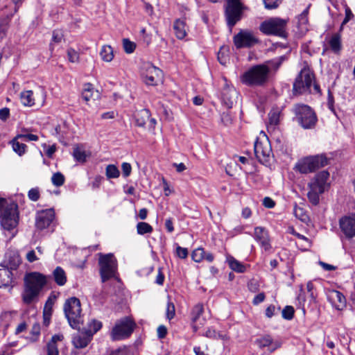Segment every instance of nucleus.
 <instances>
[{
	"label": "nucleus",
	"instance_id": "nucleus-1",
	"mask_svg": "<svg viewBox=\"0 0 355 355\" xmlns=\"http://www.w3.org/2000/svg\"><path fill=\"white\" fill-rule=\"evenodd\" d=\"M46 284V277L40 272H33L24 277V289L22 300L26 304H31L38 297L40 292Z\"/></svg>",
	"mask_w": 355,
	"mask_h": 355
},
{
	"label": "nucleus",
	"instance_id": "nucleus-2",
	"mask_svg": "<svg viewBox=\"0 0 355 355\" xmlns=\"http://www.w3.org/2000/svg\"><path fill=\"white\" fill-rule=\"evenodd\" d=\"M270 80V69L267 64H259L250 67L240 76L241 82L248 87H262Z\"/></svg>",
	"mask_w": 355,
	"mask_h": 355
},
{
	"label": "nucleus",
	"instance_id": "nucleus-3",
	"mask_svg": "<svg viewBox=\"0 0 355 355\" xmlns=\"http://www.w3.org/2000/svg\"><path fill=\"white\" fill-rule=\"evenodd\" d=\"M254 155L259 162L263 164H270L273 159L271 144L267 135L261 131L254 146Z\"/></svg>",
	"mask_w": 355,
	"mask_h": 355
},
{
	"label": "nucleus",
	"instance_id": "nucleus-4",
	"mask_svg": "<svg viewBox=\"0 0 355 355\" xmlns=\"http://www.w3.org/2000/svg\"><path fill=\"white\" fill-rule=\"evenodd\" d=\"M293 111L298 123L304 129H311L316 125L318 118L315 112L310 106L305 104H295Z\"/></svg>",
	"mask_w": 355,
	"mask_h": 355
},
{
	"label": "nucleus",
	"instance_id": "nucleus-5",
	"mask_svg": "<svg viewBox=\"0 0 355 355\" xmlns=\"http://www.w3.org/2000/svg\"><path fill=\"white\" fill-rule=\"evenodd\" d=\"M314 74L309 68L302 69L293 84L294 92L297 94L311 92L313 85L315 92H320V87L314 83Z\"/></svg>",
	"mask_w": 355,
	"mask_h": 355
},
{
	"label": "nucleus",
	"instance_id": "nucleus-6",
	"mask_svg": "<svg viewBox=\"0 0 355 355\" xmlns=\"http://www.w3.org/2000/svg\"><path fill=\"white\" fill-rule=\"evenodd\" d=\"M327 164L328 159L327 157L321 154L302 158L296 163L295 168L301 173L306 174L312 173Z\"/></svg>",
	"mask_w": 355,
	"mask_h": 355
},
{
	"label": "nucleus",
	"instance_id": "nucleus-7",
	"mask_svg": "<svg viewBox=\"0 0 355 355\" xmlns=\"http://www.w3.org/2000/svg\"><path fill=\"white\" fill-rule=\"evenodd\" d=\"M80 301L76 297L67 299L64 304V312L70 326L73 329L80 328L82 322Z\"/></svg>",
	"mask_w": 355,
	"mask_h": 355
},
{
	"label": "nucleus",
	"instance_id": "nucleus-8",
	"mask_svg": "<svg viewBox=\"0 0 355 355\" xmlns=\"http://www.w3.org/2000/svg\"><path fill=\"white\" fill-rule=\"evenodd\" d=\"M288 21L279 17H271L261 23L259 30L266 35H276L285 37Z\"/></svg>",
	"mask_w": 355,
	"mask_h": 355
},
{
	"label": "nucleus",
	"instance_id": "nucleus-9",
	"mask_svg": "<svg viewBox=\"0 0 355 355\" xmlns=\"http://www.w3.org/2000/svg\"><path fill=\"white\" fill-rule=\"evenodd\" d=\"M2 228L8 232L15 230L19 223L18 205L15 202L8 205L0 214Z\"/></svg>",
	"mask_w": 355,
	"mask_h": 355
},
{
	"label": "nucleus",
	"instance_id": "nucleus-10",
	"mask_svg": "<svg viewBox=\"0 0 355 355\" xmlns=\"http://www.w3.org/2000/svg\"><path fill=\"white\" fill-rule=\"evenodd\" d=\"M98 264L100 275L103 282L115 277L117 270L116 260L112 254H99Z\"/></svg>",
	"mask_w": 355,
	"mask_h": 355
},
{
	"label": "nucleus",
	"instance_id": "nucleus-11",
	"mask_svg": "<svg viewBox=\"0 0 355 355\" xmlns=\"http://www.w3.org/2000/svg\"><path fill=\"white\" fill-rule=\"evenodd\" d=\"M21 261L19 255L13 254L4 261L5 268H0V288L10 286L12 283L13 274L12 270H16Z\"/></svg>",
	"mask_w": 355,
	"mask_h": 355
},
{
	"label": "nucleus",
	"instance_id": "nucleus-12",
	"mask_svg": "<svg viewBox=\"0 0 355 355\" xmlns=\"http://www.w3.org/2000/svg\"><path fill=\"white\" fill-rule=\"evenodd\" d=\"M246 8L240 0H227L225 15L227 24L230 28L241 19L243 12Z\"/></svg>",
	"mask_w": 355,
	"mask_h": 355
},
{
	"label": "nucleus",
	"instance_id": "nucleus-13",
	"mask_svg": "<svg viewBox=\"0 0 355 355\" xmlns=\"http://www.w3.org/2000/svg\"><path fill=\"white\" fill-rule=\"evenodd\" d=\"M141 76L147 85L155 86L162 80V71L151 63H145L141 68Z\"/></svg>",
	"mask_w": 355,
	"mask_h": 355
},
{
	"label": "nucleus",
	"instance_id": "nucleus-14",
	"mask_svg": "<svg viewBox=\"0 0 355 355\" xmlns=\"http://www.w3.org/2000/svg\"><path fill=\"white\" fill-rule=\"evenodd\" d=\"M135 323L128 318L118 321L113 327L111 336L112 340H119L128 337L133 331Z\"/></svg>",
	"mask_w": 355,
	"mask_h": 355
},
{
	"label": "nucleus",
	"instance_id": "nucleus-15",
	"mask_svg": "<svg viewBox=\"0 0 355 355\" xmlns=\"http://www.w3.org/2000/svg\"><path fill=\"white\" fill-rule=\"evenodd\" d=\"M258 42L254 33L249 31H241L234 37V43L237 49L249 48Z\"/></svg>",
	"mask_w": 355,
	"mask_h": 355
},
{
	"label": "nucleus",
	"instance_id": "nucleus-16",
	"mask_svg": "<svg viewBox=\"0 0 355 355\" xmlns=\"http://www.w3.org/2000/svg\"><path fill=\"white\" fill-rule=\"evenodd\" d=\"M252 236L264 251L268 252L271 250L270 238L268 231L265 227L260 226L254 227Z\"/></svg>",
	"mask_w": 355,
	"mask_h": 355
},
{
	"label": "nucleus",
	"instance_id": "nucleus-17",
	"mask_svg": "<svg viewBox=\"0 0 355 355\" xmlns=\"http://www.w3.org/2000/svg\"><path fill=\"white\" fill-rule=\"evenodd\" d=\"M339 226L346 238L350 239L355 237V214L342 217Z\"/></svg>",
	"mask_w": 355,
	"mask_h": 355
},
{
	"label": "nucleus",
	"instance_id": "nucleus-18",
	"mask_svg": "<svg viewBox=\"0 0 355 355\" xmlns=\"http://www.w3.org/2000/svg\"><path fill=\"white\" fill-rule=\"evenodd\" d=\"M55 218L53 209H49L38 212L35 217V227L40 230L50 226Z\"/></svg>",
	"mask_w": 355,
	"mask_h": 355
},
{
	"label": "nucleus",
	"instance_id": "nucleus-19",
	"mask_svg": "<svg viewBox=\"0 0 355 355\" xmlns=\"http://www.w3.org/2000/svg\"><path fill=\"white\" fill-rule=\"evenodd\" d=\"M329 173L327 171H322L317 173L315 177L309 183L308 187H312L317 189L318 191H324L329 187L328 180Z\"/></svg>",
	"mask_w": 355,
	"mask_h": 355
},
{
	"label": "nucleus",
	"instance_id": "nucleus-20",
	"mask_svg": "<svg viewBox=\"0 0 355 355\" xmlns=\"http://www.w3.org/2000/svg\"><path fill=\"white\" fill-rule=\"evenodd\" d=\"M203 312L204 306L201 303L196 304L191 310V319L192 322V327L195 332L201 328L205 323V318H201Z\"/></svg>",
	"mask_w": 355,
	"mask_h": 355
},
{
	"label": "nucleus",
	"instance_id": "nucleus-21",
	"mask_svg": "<svg viewBox=\"0 0 355 355\" xmlns=\"http://www.w3.org/2000/svg\"><path fill=\"white\" fill-rule=\"evenodd\" d=\"M92 336L84 329L73 336L72 344L77 349L86 347L92 339Z\"/></svg>",
	"mask_w": 355,
	"mask_h": 355
},
{
	"label": "nucleus",
	"instance_id": "nucleus-22",
	"mask_svg": "<svg viewBox=\"0 0 355 355\" xmlns=\"http://www.w3.org/2000/svg\"><path fill=\"white\" fill-rule=\"evenodd\" d=\"M238 93L232 86L226 85L221 92L222 103L227 108L230 109L233 107Z\"/></svg>",
	"mask_w": 355,
	"mask_h": 355
},
{
	"label": "nucleus",
	"instance_id": "nucleus-23",
	"mask_svg": "<svg viewBox=\"0 0 355 355\" xmlns=\"http://www.w3.org/2000/svg\"><path fill=\"white\" fill-rule=\"evenodd\" d=\"M257 343L260 347H268V350L271 352L279 348L282 345L281 341L278 340H273L270 336H266L258 339Z\"/></svg>",
	"mask_w": 355,
	"mask_h": 355
},
{
	"label": "nucleus",
	"instance_id": "nucleus-24",
	"mask_svg": "<svg viewBox=\"0 0 355 355\" xmlns=\"http://www.w3.org/2000/svg\"><path fill=\"white\" fill-rule=\"evenodd\" d=\"M63 338L64 336L62 334H58L53 335L46 344V355H59L58 342L62 341Z\"/></svg>",
	"mask_w": 355,
	"mask_h": 355
},
{
	"label": "nucleus",
	"instance_id": "nucleus-25",
	"mask_svg": "<svg viewBox=\"0 0 355 355\" xmlns=\"http://www.w3.org/2000/svg\"><path fill=\"white\" fill-rule=\"evenodd\" d=\"M329 300L338 310H342L346 306L345 297L338 291H332L329 295Z\"/></svg>",
	"mask_w": 355,
	"mask_h": 355
},
{
	"label": "nucleus",
	"instance_id": "nucleus-26",
	"mask_svg": "<svg viewBox=\"0 0 355 355\" xmlns=\"http://www.w3.org/2000/svg\"><path fill=\"white\" fill-rule=\"evenodd\" d=\"M327 42L329 49L335 54H340L342 49L341 36L339 33H334Z\"/></svg>",
	"mask_w": 355,
	"mask_h": 355
},
{
	"label": "nucleus",
	"instance_id": "nucleus-27",
	"mask_svg": "<svg viewBox=\"0 0 355 355\" xmlns=\"http://www.w3.org/2000/svg\"><path fill=\"white\" fill-rule=\"evenodd\" d=\"M173 29L175 36L179 40L184 39L187 35V25L184 19H178L174 21Z\"/></svg>",
	"mask_w": 355,
	"mask_h": 355
},
{
	"label": "nucleus",
	"instance_id": "nucleus-28",
	"mask_svg": "<svg viewBox=\"0 0 355 355\" xmlns=\"http://www.w3.org/2000/svg\"><path fill=\"white\" fill-rule=\"evenodd\" d=\"M53 277L57 285L64 286L67 280L65 271L60 266H57L53 271Z\"/></svg>",
	"mask_w": 355,
	"mask_h": 355
},
{
	"label": "nucleus",
	"instance_id": "nucleus-29",
	"mask_svg": "<svg viewBox=\"0 0 355 355\" xmlns=\"http://www.w3.org/2000/svg\"><path fill=\"white\" fill-rule=\"evenodd\" d=\"M150 112L148 109H142L135 114V123L139 127H144L146 121L150 119Z\"/></svg>",
	"mask_w": 355,
	"mask_h": 355
},
{
	"label": "nucleus",
	"instance_id": "nucleus-30",
	"mask_svg": "<svg viewBox=\"0 0 355 355\" xmlns=\"http://www.w3.org/2000/svg\"><path fill=\"white\" fill-rule=\"evenodd\" d=\"M227 262L229 265V267L234 271L236 272L243 273L245 271L246 268L245 265H243L241 262L236 260L234 257L232 256H228L227 257Z\"/></svg>",
	"mask_w": 355,
	"mask_h": 355
},
{
	"label": "nucleus",
	"instance_id": "nucleus-31",
	"mask_svg": "<svg viewBox=\"0 0 355 355\" xmlns=\"http://www.w3.org/2000/svg\"><path fill=\"white\" fill-rule=\"evenodd\" d=\"M20 100L21 103L26 107H32L35 105V98L32 90L21 92L20 94Z\"/></svg>",
	"mask_w": 355,
	"mask_h": 355
},
{
	"label": "nucleus",
	"instance_id": "nucleus-32",
	"mask_svg": "<svg viewBox=\"0 0 355 355\" xmlns=\"http://www.w3.org/2000/svg\"><path fill=\"white\" fill-rule=\"evenodd\" d=\"M284 60H285L284 56H280V57L275 58L271 60H268V61L263 63V64H267L268 67L270 69V76L272 72H276L279 69V68L280 67V66L282 65V64L283 63Z\"/></svg>",
	"mask_w": 355,
	"mask_h": 355
},
{
	"label": "nucleus",
	"instance_id": "nucleus-33",
	"mask_svg": "<svg viewBox=\"0 0 355 355\" xmlns=\"http://www.w3.org/2000/svg\"><path fill=\"white\" fill-rule=\"evenodd\" d=\"M100 55L102 60L105 62H111L114 58L113 49L110 45H104L102 46Z\"/></svg>",
	"mask_w": 355,
	"mask_h": 355
},
{
	"label": "nucleus",
	"instance_id": "nucleus-34",
	"mask_svg": "<svg viewBox=\"0 0 355 355\" xmlns=\"http://www.w3.org/2000/svg\"><path fill=\"white\" fill-rule=\"evenodd\" d=\"M309 191L307 193L308 199L312 205H317L320 201V195L324 192L322 191H318L317 189L312 187H309Z\"/></svg>",
	"mask_w": 355,
	"mask_h": 355
},
{
	"label": "nucleus",
	"instance_id": "nucleus-35",
	"mask_svg": "<svg viewBox=\"0 0 355 355\" xmlns=\"http://www.w3.org/2000/svg\"><path fill=\"white\" fill-rule=\"evenodd\" d=\"M19 139H20V138H17V136L14 138L12 141V146L13 150L17 155L21 156L26 153L27 146L26 144L19 142Z\"/></svg>",
	"mask_w": 355,
	"mask_h": 355
},
{
	"label": "nucleus",
	"instance_id": "nucleus-36",
	"mask_svg": "<svg viewBox=\"0 0 355 355\" xmlns=\"http://www.w3.org/2000/svg\"><path fill=\"white\" fill-rule=\"evenodd\" d=\"M281 110L279 107H273L268 113L270 125H277L280 119Z\"/></svg>",
	"mask_w": 355,
	"mask_h": 355
},
{
	"label": "nucleus",
	"instance_id": "nucleus-37",
	"mask_svg": "<svg viewBox=\"0 0 355 355\" xmlns=\"http://www.w3.org/2000/svg\"><path fill=\"white\" fill-rule=\"evenodd\" d=\"M102 327L101 322L96 320H92L84 329L93 336Z\"/></svg>",
	"mask_w": 355,
	"mask_h": 355
},
{
	"label": "nucleus",
	"instance_id": "nucleus-38",
	"mask_svg": "<svg viewBox=\"0 0 355 355\" xmlns=\"http://www.w3.org/2000/svg\"><path fill=\"white\" fill-rule=\"evenodd\" d=\"M94 87L92 84L87 83L84 85L83 91L82 92V98L85 102L89 101L93 98Z\"/></svg>",
	"mask_w": 355,
	"mask_h": 355
},
{
	"label": "nucleus",
	"instance_id": "nucleus-39",
	"mask_svg": "<svg viewBox=\"0 0 355 355\" xmlns=\"http://www.w3.org/2000/svg\"><path fill=\"white\" fill-rule=\"evenodd\" d=\"M153 230V227L145 222H139L137 224V232L138 234L144 235L150 234Z\"/></svg>",
	"mask_w": 355,
	"mask_h": 355
},
{
	"label": "nucleus",
	"instance_id": "nucleus-40",
	"mask_svg": "<svg viewBox=\"0 0 355 355\" xmlns=\"http://www.w3.org/2000/svg\"><path fill=\"white\" fill-rule=\"evenodd\" d=\"M105 175L108 179L117 178L120 175V171L114 164H109L105 168Z\"/></svg>",
	"mask_w": 355,
	"mask_h": 355
},
{
	"label": "nucleus",
	"instance_id": "nucleus-41",
	"mask_svg": "<svg viewBox=\"0 0 355 355\" xmlns=\"http://www.w3.org/2000/svg\"><path fill=\"white\" fill-rule=\"evenodd\" d=\"M204 336L213 339H220V340H226L227 338L225 334H223L220 332L216 331L215 329L212 328H208L207 330L204 334Z\"/></svg>",
	"mask_w": 355,
	"mask_h": 355
},
{
	"label": "nucleus",
	"instance_id": "nucleus-42",
	"mask_svg": "<svg viewBox=\"0 0 355 355\" xmlns=\"http://www.w3.org/2000/svg\"><path fill=\"white\" fill-rule=\"evenodd\" d=\"M12 15L13 14H11L10 15H6V17L0 19V36L2 37L5 35Z\"/></svg>",
	"mask_w": 355,
	"mask_h": 355
},
{
	"label": "nucleus",
	"instance_id": "nucleus-43",
	"mask_svg": "<svg viewBox=\"0 0 355 355\" xmlns=\"http://www.w3.org/2000/svg\"><path fill=\"white\" fill-rule=\"evenodd\" d=\"M68 60L72 63H78L80 60L79 53L73 48H69L67 51Z\"/></svg>",
	"mask_w": 355,
	"mask_h": 355
},
{
	"label": "nucleus",
	"instance_id": "nucleus-44",
	"mask_svg": "<svg viewBox=\"0 0 355 355\" xmlns=\"http://www.w3.org/2000/svg\"><path fill=\"white\" fill-rule=\"evenodd\" d=\"M73 156L75 158V159L78 162H84L86 161V153L83 149L79 147L75 148L73 149Z\"/></svg>",
	"mask_w": 355,
	"mask_h": 355
},
{
	"label": "nucleus",
	"instance_id": "nucleus-45",
	"mask_svg": "<svg viewBox=\"0 0 355 355\" xmlns=\"http://www.w3.org/2000/svg\"><path fill=\"white\" fill-rule=\"evenodd\" d=\"M192 259L197 263H200L204 260V248H198L191 253Z\"/></svg>",
	"mask_w": 355,
	"mask_h": 355
},
{
	"label": "nucleus",
	"instance_id": "nucleus-46",
	"mask_svg": "<svg viewBox=\"0 0 355 355\" xmlns=\"http://www.w3.org/2000/svg\"><path fill=\"white\" fill-rule=\"evenodd\" d=\"M64 176L60 172L53 173L51 177V182L55 187H60L64 183Z\"/></svg>",
	"mask_w": 355,
	"mask_h": 355
},
{
	"label": "nucleus",
	"instance_id": "nucleus-47",
	"mask_svg": "<svg viewBox=\"0 0 355 355\" xmlns=\"http://www.w3.org/2000/svg\"><path fill=\"white\" fill-rule=\"evenodd\" d=\"M123 49L125 53H132L134 52L136 44L135 42H131L128 39H123Z\"/></svg>",
	"mask_w": 355,
	"mask_h": 355
},
{
	"label": "nucleus",
	"instance_id": "nucleus-48",
	"mask_svg": "<svg viewBox=\"0 0 355 355\" xmlns=\"http://www.w3.org/2000/svg\"><path fill=\"white\" fill-rule=\"evenodd\" d=\"M308 8H306L299 16H298V24L300 26H305L304 29H307L306 26L308 24Z\"/></svg>",
	"mask_w": 355,
	"mask_h": 355
},
{
	"label": "nucleus",
	"instance_id": "nucleus-49",
	"mask_svg": "<svg viewBox=\"0 0 355 355\" xmlns=\"http://www.w3.org/2000/svg\"><path fill=\"white\" fill-rule=\"evenodd\" d=\"M294 309L291 306H286L282 310V317L286 320H291L294 316Z\"/></svg>",
	"mask_w": 355,
	"mask_h": 355
},
{
	"label": "nucleus",
	"instance_id": "nucleus-50",
	"mask_svg": "<svg viewBox=\"0 0 355 355\" xmlns=\"http://www.w3.org/2000/svg\"><path fill=\"white\" fill-rule=\"evenodd\" d=\"M175 314V306L173 302L168 301L166 306V316L169 320L173 319Z\"/></svg>",
	"mask_w": 355,
	"mask_h": 355
},
{
	"label": "nucleus",
	"instance_id": "nucleus-51",
	"mask_svg": "<svg viewBox=\"0 0 355 355\" xmlns=\"http://www.w3.org/2000/svg\"><path fill=\"white\" fill-rule=\"evenodd\" d=\"M282 0H263L264 6L268 10L277 8Z\"/></svg>",
	"mask_w": 355,
	"mask_h": 355
},
{
	"label": "nucleus",
	"instance_id": "nucleus-52",
	"mask_svg": "<svg viewBox=\"0 0 355 355\" xmlns=\"http://www.w3.org/2000/svg\"><path fill=\"white\" fill-rule=\"evenodd\" d=\"M40 190L37 187L32 188L28 192V198L33 202L37 201L40 198Z\"/></svg>",
	"mask_w": 355,
	"mask_h": 355
},
{
	"label": "nucleus",
	"instance_id": "nucleus-53",
	"mask_svg": "<svg viewBox=\"0 0 355 355\" xmlns=\"http://www.w3.org/2000/svg\"><path fill=\"white\" fill-rule=\"evenodd\" d=\"M17 138H20L22 141H37L39 139L37 135L31 133L19 134Z\"/></svg>",
	"mask_w": 355,
	"mask_h": 355
},
{
	"label": "nucleus",
	"instance_id": "nucleus-54",
	"mask_svg": "<svg viewBox=\"0 0 355 355\" xmlns=\"http://www.w3.org/2000/svg\"><path fill=\"white\" fill-rule=\"evenodd\" d=\"M221 121L225 125L232 124L233 119L230 112H224L221 114Z\"/></svg>",
	"mask_w": 355,
	"mask_h": 355
},
{
	"label": "nucleus",
	"instance_id": "nucleus-55",
	"mask_svg": "<svg viewBox=\"0 0 355 355\" xmlns=\"http://www.w3.org/2000/svg\"><path fill=\"white\" fill-rule=\"evenodd\" d=\"M122 174L125 178L130 176L132 171V166L128 162H123L121 164Z\"/></svg>",
	"mask_w": 355,
	"mask_h": 355
},
{
	"label": "nucleus",
	"instance_id": "nucleus-56",
	"mask_svg": "<svg viewBox=\"0 0 355 355\" xmlns=\"http://www.w3.org/2000/svg\"><path fill=\"white\" fill-rule=\"evenodd\" d=\"M176 254L180 259H186L188 256V250L186 248L177 245Z\"/></svg>",
	"mask_w": 355,
	"mask_h": 355
},
{
	"label": "nucleus",
	"instance_id": "nucleus-57",
	"mask_svg": "<svg viewBox=\"0 0 355 355\" xmlns=\"http://www.w3.org/2000/svg\"><path fill=\"white\" fill-rule=\"evenodd\" d=\"M353 16L354 15L351 10L347 7L345 9V17L342 22L340 29H342L343 26L346 24L351 19V18L353 17Z\"/></svg>",
	"mask_w": 355,
	"mask_h": 355
},
{
	"label": "nucleus",
	"instance_id": "nucleus-58",
	"mask_svg": "<svg viewBox=\"0 0 355 355\" xmlns=\"http://www.w3.org/2000/svg\"><path fill=\"white\" fill-rule=\"evenodd\" d=\"M63 37V35L60 31H54L53 32L52 42L54 43H60Z\"/></svg>",
	"mask_w": 355,
	"mask_h": 355
},
{
	"label": "nucleus",
	"instance_id": "nucleus-59",
	"mask_svg": "<svg viewBox=\"0 0 355 355\" xmlns=\"http://www.w3.org/2000/svg\"><path fill=\"white\" fill-rule=\"evenodd\" d=\"M334 99L332 93L330 90H328V96H327V105L330 110L334 112Z\"/></svg>",
	"mask_w": 355,
	"mask_h": 355
},
{
	"label": "nucleus",
	"instance_id": "nucleus-60",
	"mask_svg": "<svg viewBox=\"0 0 355 355\" xmlns=\"http://www.w3.org/2000/svg\"><path fill=\"white\" fill-rule=\"evenodd\" d=\"M10 116V110L8 107H3L0 110V120L5 121Z\"/></svg>",
	"mask_w": 355,
	"mask_h": 355
},
{
	"label": "nucleus",
	"instance_id": "nucleus-61",
	"mask_svg": "<svg viewBox=\"0 0 355 355\" xmlns=\"http://www.w3.org/2000/svg\"><path fill=\"white\" fill-rule=\"evenodd\" d=\"M265 294L263 293H260L258 295H257L252 301V303L254 305H258L260 303L263 302L265 300Z\"/></svg>",
	"mask_w": 355,
	"mask_h": 355
},
{
	"label": "nucleus",
	"instance_id": "nucleus-62",
	"mask_svg": "<svg viewBox=\"0 0 355 355\" xmlns=\"http://www.w3.org/2000/svg\"><path fill=\"white\" fill-rule=\"evenodd\" d=\"M276 307L275 305L271 304L268 306L266 309V316L267 318H272L275 314Z\"/></svg>",
	"mask_w": 355,
	"mask_h": 355
},
{
	"label": "nucleus",
	"instance_id": "nucleus-63",
	"mask_svg": "<svg viewBox=\"0 0 355 355\" xmlns=\"http://www.w3.org/2000/svg\"><path fill=\"white\" fill-rule=\"evenodd\" d=\"M167 334V329L164 325H160L157 328V336L159 338H163Z\"/></svg>",
	"mask_w": 355,
	"mask_h": 355
},
{
	"label": "nucleus",
	"instance_id": "nucleus-64",
	"mask_svg": "<svg viewBox=\"0 0 355 355\" xmlns=\"http://www.w3.org/2000/svg\"><path fill=\"white\" fill-rule=\"evenodd\" d=\"M263 205L267 208H272L275 207V202L269 197H265L263 200Z\"/></svg>",
	"mask_w": 355,
	"mask_h": 355
}]
</instances>
